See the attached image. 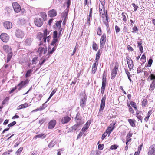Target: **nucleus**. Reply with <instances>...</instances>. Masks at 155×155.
Returning <instances> with one entry per match:
<instances>
[{
    "instance_id": "obj_1",
    "label": "nucleus",
    "mask_w": 155,
    "mask_h": 155,
    "mask_svg": "<svg viewBox=\"0 0 155 155\" xmlns=\"http://www.w3.org/2000/svg\"><path fill=\"white\" fill-rule=\"evenodd\" d=\"M101 53L102 51H101L99 49L96 54L95 59L94 62L92 66V73L93 74H94L96 72L98 64V61Z\"/></svg>"
},
{
    "instance_id": "obj_2",
    "label": "nucleus",
    "mask_w": 155,
    "mask_h": 155,
    "mask_svg": "<svg viewBox=\"0 0 155 155\" xmlns=\"http://www.w3.org/2000/svg\"><path fill=\"white\" fill-rule=\"evenodd\" d=\"M106 73L105 72H104L103 74L102 78V86L101 88V93L102 94H103L104 93L106 85Z\"/></svg>"
},
{
    "instance_id": "obj_3",
    "label": "nucleus",
    "mask_w": 155,
    "mask_h": 155,
    "mask_svg": "<svg viewBox=\"0 0 155 155\" xmlns=\"http://www.w3.org/2000/svg\"><path fill=\"white\" fill-rule=\"evenodd\" d=\"M53 39L51 43V45L54 46V47H56L58 44V40L57 38V31H54L53 32Z\"/></svg>"
},
{
    "instance_id": "obj_4",
    "label": "nucleus",
    "mask_w": 155,
    "mask_h": 155,
    "mask_svg": "<svg viewBox=\"0 0 155 155\" xmlns=\"http://www.w3.org/2000/svg\"><path fill=\"white\" fill-rule=\"evenodd\" d=\"M75 120L76 123L77 124L80 125H82L84 123V122L82 120V117L81 115V113L78 112L75 117Z\"/></svg>"
},
{
    "instance_id": "obj_5",
    "label": "nucleus",
    "mask_w": 155,
    "mask_h": 155,
    "mask_svg": "<svg viewBox=\"0 0 155 155\" xmlns=\"http://www.w3.org/2000/svg\"><path fill=\"white\" fill-rule=\"evenodd\" d=\"M107 40V36L105 33H103L101 35L100 41V48H103Z\"/></svg>"
},
{
    "instance_id": "obj_6",
    "label": "nucleus",
    "mask_w": 155,
    "mask_h": 155,
    "mask_svg": "<svg viewBox=\"0 0 155 155\" xmlns=\"http://www.w3.org/2000/svg\"><path fill=\"white\" fill-rule=\"evenodd\" d=\"M119 65L117 63V64L115 65L114 68L113 69L111 72V79H114L115 77L118 70Z\"/></svg>"
},
{
    "instance_id": "obj_7",
    "label": "nucleus",
    "mask_w": 155,
    "mask_h": 155,
    "mask_svg": "<svg viewBox=\"0 0 155 155\" xmlns=\"http://www.w3.org/2000/svg\"><path fill=\"white\" fill-rule=\"evenodd\" d=\"M47 48L46 46H43L39 47L37 52L38 53L39 56H41L43 54H45L47 51Z\"/></svg>"
},
{
    "instance_id": "obj_8",
    "label": "nucleus",
    "mask_w": 155,
    "mask_h": 155,
    "mask_svg": "<svg viewBox=\"0 0 155 155\" xmlns=\"http://www.w3.org/2000/svg\"><path fill=\"white\" fill-rule=\"evenodd\" d=\"M0 38L3 42L7 43L9 40V37L7 33H2L0 35Z\"/></svg>"
},
{
    "instance_id": "obj_9",
    "label": "nucleus",
    "mask_w": 155,
    "mask_h": 155,
    "mask_svg": "<svg viewBox=\"0 0 155 155\" xmlns=\"http://www.w3.org/2000/svg\"><path fill=\"white\" fill-rule=\"evenodd\" d=\"M83 97L80 99V106L83 108L85 106L87 101V97L84 94H82Z\"/></svg>"
},
{
    "instance_id": "obj_10",
    "label": "nucleus",
    "mask_w": 155,
    "mask_h": 155,
    "mask_svg": "<svg viewBox=\"0 0 155 155\" xmlns=\"http://www.w3.org/2000/svg\"><path fill=\"white\" fill-rule=\"evenodd\" d=\"M35 25L37 27H41L43 24V21L39 18H35L34 20Z\"/></svg>"
},
{
    "instance_id": "obj_11",
    "label": "nucleus",
    "mask_w": 155,
    "mask_h": 155,
    "mask_svg": "<svg viewBox=\"0 0 155 155\" xmlns=\"http://www.w3.org/2000/svg\"><path fill=\"white\" fill-rule=\"evenodd\" d=\"M91 123V120H88L84 125L81 131L84 133L88 130Z\"/></svg>"
},
{
    "instance_id": "obj_12",
    "label": "nucleus",
    "mask_w": 155,
    "mask_h": 155,
    "mask_svg": "<svg viewBox=\"0 0 155 155\" xmlns=\"http://www.w3.org/2000/svg\"><path fill=\"white\" fill-rule=\"evenodd\" d=\"M12 5L15 12L18 13L21 10V6L17 2H14L12 3Z\"/></svg>"
},
{
    "instance_id": "obj_13",
    "label": "nucleus",
    "mask_w": 155,
    "mask_h": 155,
    "mask_svg": "<svg viewBox=\"0 0 155 155\" xmlns=\"http://www.w3.org/2000/svg\"><path fill=\"white\" fill-rule=\"evenodd\" d=\"M106 99V96L104 95L102 98L101 101L99 111H101L103 110L105 106V101Z\"/></svg>"
},
{
    "instance_id": "obj_14",
    "label": "nucleus",
    "mask_w": 155,
    "mask_h": 155,
    "mask_svg": "<svg viewBox=\"0 0 155 155\" xmlns=\"http://www.w3.org/2000/svg\"><path fill=\"white\" fill-rule=\"evenodd\" d=\"M56 49V47H53L51 49V47H49L48 54L46 55L45 58H49L50 57L51 55L53 53Z\"/></svg>"
},
{
    "instance_id": "obj_15",
    "label": "nucleus",
    "mask_w": 155,
    "mask_h": 155,
    "mask_svg": "<svg viewBox=\"0 0 155 155\" xmlns=\"http://www.w3.org/2000/svg\"><path fill=\"white\" fill-rule=\"evenodd\" d=\"M15 35L18 38H22L24 36V33L21 30L18 29L15 32Z\"/></svg>"
},
{
    "instance_id": "obj_16",
    "label": "nucleus",
    "mask_w": 155,
    "mask_h": 155,
    "mask_svg": "<svg viewBox=\"0 0 155 155\" xmlns=\"http://www.w3.org/2000/svg\"><path fill=\"white\" fill-rule=\"evenodd\" d=\"M148 155H155V144H153L149 148Z\"/></svg>"
},
{
    "instance_id": "obj_17",
    "label": "nucleus",
    "mask_w": 155,
    "mask_h": 155,
    "mask_svg": "<svg viewBox=\"0 0 155 155\" xmlns=\"http://www.w3.org/2000/svg\"><path fill=\"white\" fill-rule=\"evenodd\" d=\"M71 118L68 116L63 117L61 120V122L62 124H66L71 120Z\"/></svg>"
},
{
    "instance_id": "obj_18",
    "label": "nucleus",
    "mask_w": 155,
    "mask_h": 155,
    "mask_svg": "<svg viewBox=\"0 0 155 155\" xmlns=\"http://www.w3.org/2000/svg\"><path fill=\"white\" fill-rule=\"evenodd\" d=\"M56 124V121L54 119L51 120L48 123V128L49 129H52L55 126Z\"/></svg>"
},
{
    "instance_id": "obj_19",
    "label": "nucleus",
    "mask_w": 155,
    "mask_h": 155,
    "mask_svg": "<svg viewBox=\"0 0 155 155\" xmlns=\"http://www.w3.org/2000/svg\"><path fill=\"white\" fill-rule=\"evenodd\" d=\"M57 15V12L56 11L53 9L51 10L48 12V15L51 18H53L56 16Z\"/></svg>"
},
{
    "instance_id": "obj_20",
    "label": "nucleus",
    "mask_w": 155,
    "mask_h": 155,
    "mask_svg": "<svg viewBox=\"0 0 155 155\" xmlns=\"http://www.w3.org/2000/svg\"><path fill=\"white\" fill-rule=\"evenodd\" d=\"M127 61L129 70H131L134 67L133 61L130 58H127Z\"/></svg>"
},
{
    "instance_id": "obj_21",
    "label": "nucleus",
    "mask_w": 155,
    "mask_h": 155,
    "mask_svg": "<svg viewBox=\"0 0 155 155\" xmlns=\"http://www.w3.org/2000/svg\"><path fill=\"white\" fill-rule=\"evenodd\" d=\"M2 48L4 51L6 53H9L12 51V50L11 47L8 45H4L3 46Z\"/></svg>"
},
{
    "instance_id": "obj_22",
    "label": "nucleus",
    "mask_w": 155,
    "mask_h": 155,
    "mask_svg": "<svg viewBox=\"0 0 155 155\" xmlns=\"http://www.w3.org/2000/svg\"><path fill=\"white\" fill-rule=\"evenodd\" d=\"M4 26L6 28L8 29L12 27V24L11 22L7 21L4 23Z\"/></svg>"
},
{
    "instance_id": "obj_23",
    "label": "nucleus",
    "mask_w": 155,
    "mask_h": 155,
    "mask_svg": "<svg viewBox=\"0 0 155 155\" xmlns=\"http://www.w3.org/2000/svg\"><path fill=\"white\" fill-rule=\"evenodd\" d=\"M32 42V40L30 38H27L25 41V44L26 45H30Z\"/></svg>"
},
{
    "instance_id": "obj_24",
    "label": "nucleus",
    "mask_w": 155,
    "mask_h": 155,
    "mask_svg": "<svg viewBox=\"0 0 155 155\" xmlns=\"http://www.w3.org/2000/svg\"><path fill=\"white\" fill-rule=\"evenodd\" d=\"M40 15L43 18L44 21L47 19V16L46 13L45 12H41L40 13Z\"/></svg>"
},
{
    "instance_id": "obj_25",
    "label": "nucleus",
    "mask_w": 155,
    "mask_h": 155,
    "mask_svg": "<svg viewBox=\"0 0 155 155\" xmlns=\"http://www.w3.org/2000/svg\"><path fill=\"white\" fill-rule=\"evenodd\" d=\"M128 121L130 125L133 127H135L136 124H135V122L136 120L134 119H128Z\"/></svg>"
},
{
    "instance_id": "obj_26",
    "label": "nucleus",
    "mask_w": 155,
    "mask_h": 155,
    "mask_svg": "<svg viewBox=\"0 0 155 155\" xmlns=\"http://www.w3.org/2000/svg\"><path fill=\"white\" fill-rule=\"evenodd\" d=\"M133 133L130 131L127 134L126 137V140L130 142L131 141L132 138L131 137H132Z\"/></svg>"
},
{
    "instance_id": "obj_27",
    "label": "nucleus",
    "mask_w": 155,
    "mask_h": 155,
    "mask_svg": "<svg viewBox=\"0 0 155 155\" xmlns=\"http://www.w3.org/2000/svg\"><path fill=\"white\" fill-rule=\"evenodd\" d=\"M28 106V104L27 103H25L24 104H21L18 106L17 109L18 110H21L22 109L25 108L27 107Z\"/></svg>"
},
{
    "instance_id": "obj_28",
    "label": "nucleus",
    "mask_w": 155,
    "mask_h": 155,
    "mask_svg": "<svg viewBox=\"0 0 155 155\" xmlns=\"http://www.w3.org/2000/svg\"><path fill=\"white\" fill-rule=\"evenodd\" d=\"M99 12L100 15H101L102 18H104L105 16L107 17V13L106 11L105 12V9L100 10Z\"/></svg>"
},
{
    "instance_id": "obj_29",
    "label": "nucleus",
    "mask_w": 155,
    "mask_h": 155,
    "mask_svg": "<svg viewBox=\"0 0 155 155\" xmlns=\"http://www.w3.org/2000/svg\"><path fill=\"white\" fill-rule=\"evenodd\" d=\"M46 37H43L42 40L40 42V44H39V45H43L44 46H46Z\"/></svg>"
},
{
    "instance_id": "obj_30",
    "label": "nucleus",
    "mask_w": 155,
    "mask_h": 155,
    "mask_svg": "<svg viewBox=\"0 0 155 155\" xmlns=\"http://www.w3.org/2000/svg\"><path fill=\"white\" fill-rule=\"evenodd\" d=\"M110 123L108 126L109 127L112 128L113 129H114L115 128V124L117 123V121L116 120H113L110 121Z\"/></svg>"
},
{
    "instance_id": "obj_31",
    "label": "nucleus",
    "mask_w": 155,
    "mask_h": 155,
    "mask_svg": "<svg viewBox=\"0 0 155 155\" xmlns=\"http://www.w3.org/2000/svg\"><path fill=\"white\" fill-rule=\"evenodd\" d=\"M155 88V81L153 80L151 83L149 90L150 91H153Z\"/></svg>"
},
{
    "instance_id": "obj_32",
    "label": "nucleus",
    "mask_w": 155,
    "mask_h": 155,
    "mask_svg": "<svg viewBox=\"0 0 155 155\" xmlns=\"http://www.w3.org/2000/svg\"><path fill=\"white\" fill-rule=\"evenodd\" d=\"M45 137L46 135H45V134L42 133L41 134L35 135V136L34 138L36 139L37 138H45Z\"/></svg>"
},
{
    "instance_id": "obj_33",
    "label": "nucleus",
    "mask_w": 155,
    "mask_h": 155,
    "mask_svg": "<svg viewBox=\"0 0 155 155\" xmlns=\"http://www.w3.org/2000/svg\"><path fill=\"white\" fill-rule=\"evenodd\" d=\"M13 55V53L12 51L9 52L7 56V62L8 63L11 59L12 56Z\"/></svg>"
},
{
    "instance_id": "obj_34",
    "label": "nucleus",
    "mask_w": 155,
    "mask_h": 155,
    "mask_svg": "<svg viewBox=\"0 0 155 155\" xmlns=\"http://www.w3.org/2000/svg\"><path fill=\"white\" fill-rule=\"evenodd\" d=\"M147 104V99H145L142 101L141 105L143 107H145Z\"/></svg>"
},
{
    "instance_id": "obj_35",
    "label": "nucleus",
    "mask_w": 155,
    "mask_h": 155,
    "mask_svg": "<svg viewBox=\"0 0 155 155\" xmlns=\"http://www.w3.org/2000/svg\"><path fill=\"white\" fill-rule=\"evenodd\" d=\"M80 126V125L77 124H76L72 126L71 128V129L72 131H76L77 129H78L79 127Z\"/></svg>"
},
{
    "instance_id": "obj_36",
    "label": "nucleus",
    "mask_w": 155,
    "mask_h": 155,
    "mask_svg": "<svg viewBox=\"0 0 155 155\" xmlns=\"http://www.w3.org/2000/svg\"><path fill=\"white\" fill-rule=\"evenodd\" d=\"M130 104L131 106L133 107L136 111L137 110V106L135 102L131 101L130 102Z\"/></svg>"
},
{
    "instance_id": "obj_37",
    "label": "nucleus",
    "mask_w": 155,
    "mask_h": 155,
    "mask_svg": "<svg viewBox=\"0 0 155 155\" xmlns=\"http://www.w3.org/2000/svg\"><path fill=\"white\" fill-rule=\"evenodd\" d=\"M96 31L98 35L100 36L102 35V31L100 27H99L97 28Z\"/></svg>"
},
{
    "instance_id": "obj_38",
    "label": "nucleus",
    "mask_w": 155,
    "mask_h": 155,
    "mask_svg": "<svg viewBox=\"0 0 155 155\" xmlns=\"http://www.w3.org/2000/svg\"><path fill=\"white\" fill-rule=\"evenodd\" d=\"M98 48V46L95 42H94L92 45V48L95 51H97Z\"/></svg>"
},
{
    "instance_id": "obj_39",
    "label": "nucleus",
    "mask_w": 155,
    "mask_h": 155,
    "mask_svg": "<svg viewBox=\"0 0 155 155\" xmlns=\"http://www.w3.org/2000/svg\"><path fill=\"white\" fill-rule=\"evenodd\" d=\"M38 57H34L32 60V63L33 64H35L38 62Z\"/></svg>"
},
{
    "instance_id": "obj_40",
    "label": "nucleus",
    "mask_w": 155,
    "mask_h": 155,
    "mask_svg": "<svg viewBox=\"0 0 155 155\" xmlns=\"http://www.w3.org/2000/svg\"><path fill=\"white\" fill-rule=\"evenodd\" d=\"M112 128H110L108 127L107 128L105 132L106 133L109 134L108 136H110V135L113 130V129Z\"/></svg>"
},
{
    "instance_id": "obj_41",
    "label": "nucleus",
    "mask_w": 155,
    "mask_h": 155,
    "mask_svg": "<svg viewBox=\"0 0 155 155\" xmlns=\"http://www.w3.org/2000/svg\"><path fill=\"white\" fill-rule=\"evenodd\" d=\"M33 71V70L31 69H29L27 71L25 74V77L27 78L28 77L30 76L31 73Z\"/></svg>"
},
{
    "instance_id": "obj_42",
    "label": "nucleus",
    "mask_w": 155,
    "mask_h": 155,
    "mask_svg": "<svg viewBox=\"0 0 155 155\" xmlns=\"http://www.w3.org/2000/svg\"><path fill=\"white\" fill-rule=\"evenodd\" d=\"M101 5H99V9L100 10L105 9V2H104L103 3L102 2H101Z\"/></svg>"
},
{
    "instance_id": "obj_43",
    "label": "nucleus",
    "mask_w": 155,
    "mask_h": 155,
    "mask_svg": "<svg viewBox=\"0 0 155 155\" xmlns=\"http://www.w3.org/2000/svg\"><path fill=\"white\" fill-rule=\"evenodd\" d=\"M23 147H21L15 153L17 155H20L21 153L23 150Z\"/></svg>"
},
{
    "instance_id": "obj_44",
    "label": "nucleus",
    "mask_w": 155,
    "mask_h": 155,
    "mask_svg": "<svg viewBox=\"0 0 155 155\" xmlns=\"http://www.w3.org/2000/svg\"><path fill=\"white\" fill-rule=\"evenodd\" d=\"M55 145V143L53 140L51 141L48 144V147L49 148L53 147Z\"/></svg>"
},
{
    "instance_id": "obj_45",
    "label": "nucleus",
    "mask_w": 155,
    "mask_h": 155,
    "mask_svg": "<svg viewBox=\"0 0 155 155\" xmlns=\"http://www.w3.org/2000/svg\"><path fill=\"white\" fill-rule=\"evenodd\" d=\"M49 32H48V30L47 29H45L43 31V36L44 37H46L47 35L48 34H49Z\"/></svg>"
},
{
    "instance_id": "obj_46",
    "label": "nucleus",
    "mask_w": 155,
    "mask_h": 155,
    "mask_svg": "<svg viewBox=\"0 0 155 155\" xmlns=\"http://www.w3.org/2000/svg\"><path fill=\"white\" fill-rule=\"evenodd\" d=\"M125 14H126V13L123 12L121 14V15L122 16V18H122L123 21L124 22H126L127 21V19L126 16Z\"/></svg>"
},
{
    "instance_id": "obj_47",
    "label": "nucleus",
    "mask_w": 155,
    "mask_h": 155,
    "mask_svg": "<svg viewBox=\"0 0 155 155\" xmlns=\"http://www.w3.org/2000/svg\"><path fill=\"white\" fill-rule=\"evenodd\" d=\"M25 85V84L24 82L23 81H21L18 85V86L20 87V90Z\"/></svg>"
},
{
    "instance_id": "obj_48",
    "label": "nucleus",
    "mask_w": 155,
    "mask_h": 155,
    "mask_svg": "<svg viewBox=\"0 0 155 155\" xmlns=\"http://www.w3.org/2000/svg\"><path fill=\"white\" fill-rule=\"evenodd\" d=\"M46 107V106L45 104H42L41 106L39 107H38V109L39 111H41L44 109Z\"/></svg>"
},
{
    "instance_id": "obj_49",
    "label": "nucleus",
    "mask_w": 155,
    "mask_h": 155,
    "mask_svg": "<svg viewBox=\"0 0 155 155\" xmlns=\"http://www.w3.org/2000/svg\"><path fill=\"white\" fill-rule=\"evenodd\" d=\"M146 58V57L145 55L144 54H143L141 57L140 58V60H141L142 62H143V63H144L145 62V59Z\"/></svg>"
},
{
    "instance_id": "obj_50",
    "label": "nucleus",
    "mask_w": 155,
    "mask_h": 155,
    "mask_svg": "<svg viewBox=\"0 0 155 155\" xmlns=\"http://www.w3.org/2000/svg\"><path fill=\"white\" fill-rule=\"evenodd\" d=\"M48 58H46L43 59L41 61H40L38 64V65H40V66L42 65L47 60Z\"/></svg>"
},
{
    "instance_id": "obj_51",
    "label": "nucleus",
    "mask_w": 155,
    "mask_h": 155,
    "mask_svg": "<svg viewBox=\"0 0 155 155\" xmlns=\"http://www.w3.org/2000/svg\"><path fill=\"white\" fill-rule=\"evenodd\" d=\"M16 124V122L15 121H14L12 123H10L8 125V127L10 128L11 127L13 126Z\"/></svg>"
},
{
    "instance_id": "obj_52",
    "label": "nucleus",
    "mask_w": 155,
    "mask_h": 155,
    "mask_svg": "<svg viewBox=\"0 0 155 155\" xmlns=\"http://www.w3.org/2000/svg\"><path fill=\"white\" fill-rule=\"evenodd\" d=\"M132 5L134 8V10L135 12H136L137 11V8H138V6L135 3H133L132 4Z\"/></svg>"
},
{
    "instance_id": "obj_53",
    "label": "nucleus",
    "mask_w": 155,
    "mask_h": 155,
    "mask_svg": "<svg viewBox=\"0 0 155 155\" xmlns=\"http://www.w3.org/2000/svg\"><path fill=\"white\" fill-rule=\"evenodd\" d=\"M115 29L116 32L117 34L120 31V28L117 25H116L115 26Z\"/></svg>"
},
{
    "instance_id": "obj_54",
    "label": "nucleus",
    "mask_w": 155,
    "mask_h": 155,
    "mask_svg": "<svg viewBox=\"0 0 155 155\" xmlns=\"http://www.w3.org/2000/svg\"><path fill=\"white\" fill-rule=\"evenodd\" d=\"M91 19V15H89L87 18V21L88 23V25L89 26L90 25V21Z\"/></svg>"
},
{
    "instance_id": "obj_55",
    "label": "nucleus",
    "mask_w": 155,
    "mask_h": 155,
    "mask_svg": "<svg viewBox=\"0 0 155 155\" xmlns=\"http://www.w3.org/2000/svg\"><path fill=\"white\" fill-rule=\"evenodd\" d=\"M118 146L116 145H111L110 147V149L111 150H115L117 148Z\"/></svg>"
},
{
    "instance_id": "obj_56",
    "label": "nucleus",
    "mask_w": 155,
    "mask_h": 155,
    "mask_svg": "<svg viewBox=\"0 0 155 155\" xmlns=\"http://www.w3.org/2000/svg\"><path fill=\"white\" fill-rule=\"evenodd\" d=\"M62 22V21H58L56 23V25L57 26H59V28H60L61 27V25Z\"/></svg>"
},
{
    "instance_id": "obj_57",
    "label": "nucleus",
    "mask_w": 155,
    "mask_h": 155,
    "mask_svg": "<svg viewBox=\"0 0 155 155\" xmlns=\"http://www.w3.org/2000/svg\"><path fill=\"white\" fill-rule=\"evenodd\" d=\"M104 147L103 144H99L98 146V149L100 150H102L103 149Z\"/></svg>"
},
{
    "instance_id": "obj_58",
    "label": "nucleus",
    "mask_w": 155,
    "mask_h": 155,
    "mask_svg": "<svg viewBox=\"0 0 155 155\" xmlns=\"http://www.w3.org/2000/svg\"><path fill=\"white\" fill-rule=\"evenodd\" d=\"M132 30L133 31H132V32L134 33H135L137 32V31H138V28L137 27L135 26L133 27L132 28Z\"/></svg>"
},
{
    "instance_id": "obj_59",
    "label": "nucleus",
    "mask_w": 155,
    "mask_h": 155,
    "mask_svg": "<svg viewBox=\"0 0 155 155\" xmlns=\"http://www.w3.org/2000/svg\"><path fill=\"white\" fill-rule=\"evenodd\" d=\"M150 79L151 80H155V75L153 74H151L149 76Z\"/></svg>"
},
{
    "instance_id": "obj_60",
    "label": "nucleus",
    "mask_w": 155,
    "mask_h": 155,
    "mask_svg": "<svg viewBox=\"0 0 155 155\" xmlns=\"http://www.w3.org/2000/svg\"><path fill=\"white\" fill-rule=\"evenodd\" d=\"M107 134H108L106 133V132H104L103 133L101 137V139L102 140H103L106 137Z\"/></svg>"
},
{
    "instance_id": "obj_61",
    "label": "nucleus",
    "mask_w": 155,
    "mask_h": 155,
    "mask_svg": "<svg viewBox=\"0 0 155 155\" xmlns=\"http://www.w3.org/2000/svg\"><path fill=\"white\" fill-rule=\"evenodd\" d=\"M9 98L8 97H6L3 101L2 104H5L7 101L9 100Z\"/></svg>"
},
{
    "instance_id": "obj_62",
    "label": "nucleus",
    "mask_w": 155,
    "mask_h": 155,
    "mask_svg": "<svg viewBox=\"0 0 155 155\" xmlns=\"http://www.w3.org/2000/svg\"><path fill=\"white\" fill-rule=\"evenodd\" d=\"M153 60L152 59H149L148 61V64H149V67H150L151 66Z\"/></svg>"
},
{
    "instance_id": "obj_63",
    "label": "nucleus",
    "mask_w": 155,
    "mask_h": 155,
    "mask_svg": "<svg viewBox=\"0 0 155 155\" xmlns=\"http://www.w3.org/2000/svg\"><path fill=\"white\" fill-rule=\"evenodd\" d=\"M137 119L141 120V122H142L143 117L141 115H139L136 116Z\"/></svg>"
},
{
    "instance_id": "obj_64",
    "label": "nucleus",
    "mask_w": 155,
    "mask_h": 155,
    "mask_svg": "<svg viewBox=\"0 0 155 155\" xmlns=\"http://www.w3.org/2000/svg\"><path fill=\"white\" fill-rule=\"evenodd\" d=\"M127 48L129 50V51H132L134 50L133 48L130 45H128L127 46Z\"/></svg>"
}]
</instances>
